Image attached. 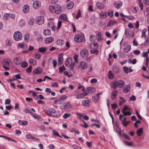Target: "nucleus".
<instances>
[{
    "label": "nucleus",
    "instance_id": "f257e3e1",
    "mask_svg": "<svg viewBox=\"0 0 149 149\" xmlns=\"http://www.w3.org/2000/svg\"><path fill=\"white\" fill-rule=\"evenodd\" d=\"M113 84L112 88L113 89H115L117 87L121 88L123 87L125 84V82L123 80H119L117 81H113Z\"/></svg>",
    "mask_w": 149,
    "mask_h": 149
},
{
    "label": "nucleus",
    "instance_id": "f03ea898",
    "mask_svg": "<svg viewBox=\"0 0 149 149\" xmlns=\"http://www.w3.org/2000/svg\"><path fill=\"white\" fill-rule=\"evenodd\" d=\"M22 33L19 31L16 32L13 35V38L16 41H19L22 38Z\"/></svg>",
    "mask_w": 149,
    "mask_h": 149
},
{
    "label": "nucleus",
    "instance_id": "7ed1b4c3",
    "mask_svg": "<svg viewBox=\"0 0 149 149\" xmlns=\"http://www.w3.org/2000/svg\"><path fill=\"white\" fill-rule=\"evenodd\" d=\"M89 54L88 51L86 49H83L80 52V56L83 58H86L88 57Z\"/></svg>",
    "mask_w": 149,
    "mask_h": 149
},
{
    "label": "nucleus",
    "instance_id": "20e7f679",
    "mask_svg": "<svg viewBox=\"0 0 149 149\" xmlns=\"http://www.w3.org/2000/svg\"><path fill=\"white\" fill-rule=\"evenodd\" d=\"M61 109H69L72 108V106L69 102H65L62 104L60 107Z\"/></svg>",
    "mask_w": 149,
    "mask_h": 149
},
{
    "label": "nucleus",
    "instance_id": "39448f33",
    "mask_svg": "<svg viewBox=\"0 0 149 149\" xmlns=\"http://www.w3.org/2000/svg\"><path fill=\"white\" fill-rule=\"evenodd\" d=\"M55 110L54 108H49L48 110L45 111V114L48 116H52V114L55 112Z\"/></svg>",
    "mask_w": 149,
    "mask_h": 149
},
{
    "label": "nucleus",
    "instance_id": "423d86ee",
    "mask_svg": "<svg viewBox=\"0 0 149 149\" xmlns=\"http://www.w3.org/2000/svg\"><path fill=\"white\" fill-rule=\"evenodd\" d=\"M83 38L81 35L80 34L77 35L74 37V40L77 42L80 43L83 40Z\"/></svg>",
    "mask_w": 149,
    "mask_h": 149
},
{
    "label": "nucleus",
    "instance_id": "0eeeda50",
    "mask_svg": "<svg viewBox=\"0 0 149 149\" xmlns=\"http://www.w3.org/2000/svg\"><path fill=\"white\" fill-rule=\"evenodd\" d=\"M44 18L43 16L38 17L36 19V23L39 25L43 24L44 22Z\"/></svg>",
    "mask_w": 149,
    "mask_h": 149
},
{
    "label": "nucleus",
    "instance_id": "6e6552de",
    "mask_svg": "<svg viewBox=\"0 0 149 149\" xmlns=\"http://www.w3.org/2000/svg\"><path fill=\"white\" fill-rule=\"evenodd\" d=\"M122 3L120 1H117L115 2L114 3V7L117 9L119 8L122 6Z\"/></svg>",
    "mask_w": 149,
    "mask_h": 149
},
{
    "label": "nucleus",
    "instance_id": "1a4fd4ad",
    "mask_svg": "<svg viewBox=\"0 0 149 149\" xmlns=\"http://www.w3.org/2000/svg\"><path fill=\"white\" fill-rule=\"evenodd\" d=\"M33 6L35 9L38 8L40 6V2L38 1H35L33 3Z\"/></svg>",
    "mask_w": 149,
    "mask_h": 149
},
{
    "label": "nucleus",
    "instance_id": "9d476101",
    "mask_svg": "<svg viewBox=\"0 0 149 149\" xmlns=\"http://www.w3.org/2000/svg\"><path fill=\"white\" fill-rule=\"evenodd\" d=\"M72 62V59L70 57L68 58L65 61V65L66 67H68L70 66V64Z\"/></svg>",
    "mask_w": 149,
    "mask_h": 149
},
{
    "label": "nucleus",
    "instance_id": "9b49d317",
    "mask_svg": "<svg viewBox=\"0 0 149 149\" xmlns=\"http://www.w3.org/2000/svg\"><path fill=\"white\" fill-rule=\"evenodd\" d=\"M118 95V91L116 90H113L111 93V98L113 100H114L116 98Z\"/></svg>",
    "mask_w": 149,
    "mask_h": 149
},
{
    "label": "nucleus",
    "instance_id": "f8f14e48",
    "mask_svg": "<svg viewBox=\"0 0 149 149\" xmlns=\"http://www.w3.org/2000/svg\"><path fill=\"white\" fill-rule=\"evenodd\" d=\"M63 54L62 53L60 54L58 56V64L60 65L63 61Z\"/></svg>",
    "mask_w": 149,
    "mask_h": 149
},
{
    "label": "nucleus",
    "instance_id": "ddd939ff",
    "mask_svg": "<svg viewBox=\"0 0 149 149\" xmlns=\"http://www.w3.org/2000/svg\"><path fill=\"white\" fill-rule=\"evenodd\" d=\"M21 61V59L20 57H16L13 60L14 63L17 65H19Z\"/></svg>",
    "mask_w": 149,
    "mask_h": 149
},
{
    "label": "nucleus",
    "instance_id": "4468645a",
    "mask_svg": "<svg viewBox=\"0 0 149 149\" xmlns=\"http://www.w3.org/2000/svg\"><path fill=\"white\" fill-rule=\"evenodd\" d=\"M54 12L57 14H60L61 13V8L59 5H56V8H55Z\"/></svg>",
    "mask_w": 149,
    "mask_h": 149
},
{
    "label": "nucleus",
    "instance_id": "2eb2a0df",
    "mask_svg": "<svg viewBox=\"0 0 149 149\" xmlns=\"http://www.w3.org/2000/svg\"><path fill=\"white\" fill-rule=\"evenodd\" d=\"M54 40L53 38L50 37L46 38L45 40V42L46 44H48L52 42Z\"/></svg>",
    "mask_w": 149,
    "mask_h": 149
},
{
    "label": "nucleus",
    "instance_id": "dca6fc26",
    "mask_svg": "<svg viewBox=\"0 0 149 149\" xmlns=\"http://www.w3.org/2000/svg\"><path fill=\"white\" fill-rule=\"evenodd\" d=\"M96 6L97 8L99 9H103L104 7V4L102 3L99 2L96 3Z\"/></svg>",
    "mask_w": 149,
    "mask_h": 149
},
{
    "label": "nucleus",
    "instance_id": "f3484780",
    "mask_svg": "<svg viewBox=\"0 0 149 149\" xmlns=\"http://www.w3.org/2000/svg\"><path fill=\"white\" fill-rule=\"evenodd\" d=\"M42 71L41 68H38L36 69H34L33 71V73L34 74H39L41 73Z\"/></svg>",
    "mask_w": 149,
    "mask_h": 149
},
{
    "label": "nucleus",
    "instance_id": "a211bd4d",
    "mask_svg": "<svg viewBox=\"0 0 149 149\" xmlns=\"http://www.w3.org/2000/svg\"><path fill=\"white\" fill-rule=\"evenodd\" d=\"M130 86L129 85H126L123 88V91L124 93L129 92L130 89Z\"/></svg>",
    "mask_w": 149,
    "mask_h": 149
},
{
    "label": "nucleus",
    "instance_id": "6ab92c4d",
    "mask_svg": "<svg viewBox=\"0 0 149 149\" xmlns=\"http://www.w3.org/2000/svg\"><path fill=\"white\" fill-rule=\"evenodd\" d=\"M81 102L83 105L84 106H88L89 105L90 101L89 100H82Z\"/></svg>",
    "mask_w": 149,
    "mask_h": 149
},
{
    "label": "nucleus",
    "instance_id": "aec40b11",
    "mask_svg": "<svg viewBox=\"0 0 149 149\" xmlns=\"http://www.w3.org/2000/svg\"><path fill=\"white\" fill-rule=\"evenodd\" d=\"M74 3L72 1L68 2L67 4V8L68 9H70L72 8L74 6Z\"/></svg>",
    "mask_w": 149,
    "mask_h": 149
},
{
    "label": "nucleus",
    "instance_id": "412c9836",
    "mask_svg": "<svg viewBox=\"0 0 149 149\" xmlns=\"http://www.w3.org/2000/svg\"><path fill=\"white\" fill-rule=\"evenodd\" d=\"M80 65L82 68L84 69L86 68L88 66L87 64L84 61L81 62L80 63Z\"/></svg>",
    "mask_w": 149,
    "mask_h": 149
},
{
    "label": "nucleus",
    "instance_id": "4be33fe9",
    "mask_svg": "<svg viewBox=\"0 0 149 149\" xmlns=\"http://www.w3.org/2000/svg\"><path fill=\"white\" fill-rule=\"evenodd\" d=\"M29 7L28 5H25L23 8V11L24 13H26L28 12L29 10Z\"/></svg>",
    "mask_w": 149,
    "mask_h": 149
},
{
    "label": "nucleus",
    "instance_id": "5701e85b",
    "mask_svg": "<svg viewBox=\"0 0 149 149\" xmlns=\"http://www.w3.org/2000/svg\"><path fill=\"white\" fill-rule=\"evenodd\" d=\"M131 46L130 45H127L126 47L124 48L123 52L125 53H128L131 49Z\"/></svg>",
    "mask_w": 149,
    "mask_h": 149
},
{
    "label": "nucleus",
    "instance_id": "b1692460",
    "mask_svg": "<svg viewBox=\"0 0 149 149\" xmlns=\"http://www.w3.org/2000/svg\"><path fill=\"white\" fill-rule=\"evenodd\" d=\"M29 62L30 64L33 65H36L37 64V62L36 61L32 58H30L29 59Z\"/></svg>",
    "mask_w": 149,
    "mask_h": 149
},
{
    "label": "nucleus",
    "instance_id": "393cba45",
    "mask_svg": "<svg viewBox=\"0 0 149 149\" xmlns=\"http://www.w3.org/2000/svg\"><path fill=\"white\" fill-rule=\"evenodd\" d=\"M43 34L47 36L51 35L50 31L48 29H45L44 31Z\"/></svg>",
    "mask_w": 149,
    "mask_h": 149
},
{
    "label": "nucleus",
    "instance_id": "a878e982",
    "mask_svg": "<svg viewBox=\"0 0 149 149\" xmlns=\"http://www.w3.org/2000/svg\"><path fill=\"white\" fill-rule=\"evenodd\" d=\"M60 18L61 19H63L64 20L67 21L68 18L66 15L64 14H61L60 15Z\"/></svg>",
    "mask_w": 149,
    "mask_h": 149
},
{
    "label": "nucleus",
    "instance_id": "bb28decb",
    "mask_svg": "<svg viewBox=\"0 0 149 149\" xmlns=\"http://www.w3.org/2000/svg\"><path fill=\"white\" fill-rule=\"evenodd\" d=\"M87 90L88 91V93H93L95 91V88L93 87H88L87 88Z\"/></svg>",
    "mask_w": 149,
    "mask_h": 149
},
{
    "label": "nucleus",
    "instance_id": "cd10ccee",
    "mask_svg": "<svg viewBox=\"0 0 149 149\" xmlns=\"http://www.w3.org/2000/svg\"><path fill=\"white\" fill-rule=\"evenodd\" d=\"M125 34L126 36L130 37L131 36V31L129 29H127L125 30Z\"/></svg>",
    "mask_w": 149,
    "mask_h": 149
},
{
    "label": "nucleus",
    "instance_id": "c85d7f7f",
    "mask_svg": "<svg viewBox=\"0 0 149 149\" xmlns=\"http://www.w3.org/2000/svg\"><path fill=\"white\" fill-rule=\"evenodd\" d=\"M126 101L124 98L122 97H120L119 100V105L120 106H121L122 104L124 103Z\"/></svg>",
    "mask_w": 149,
    "mask_h": 149
},
{
    "label": "nucleus",
    "instance_id": "c756f323",
    "mask_svg": "<svg viewBox=\"0 0 149 149\" xmlns=\"http://www.w3.org/2000/svg\"><path fill=\"white\" fill-rule=\"evenodd\" d=\"M99 97L97 95L93 97H92V99L93 100V101L94 102H97L99 100Z\"/></svg>",
    "mask_w": 149,
    "mask_h": 149
},
{
    "label": "nucleus",
    "instance_id": "7c9ffc66",
    "mask_svg": "<svg viewBox=\"0 0 149 149\" xmlns=\"http://www.w3.org/2000/svg\"><path fill=\"white\" fill-rule=\"evenodd\" d=\"M18 123L21 125H25L27 124V122L26 121H23L21 120H19L18 121Z\"/></svg>",
    "mask_w": 149,
    "mask_h": 149
},
{
    "label": "nucleus",
    "instance_id": "2f4dec72",
    "mask_svg": "<svg viewBox=\"0 0 149 149\" xmlns=\"http://www.w3.org/2000/svg\"><path fill=\"white\" fill-rule=\"evenodd\" d=\"M142 132L143 128H140L137 130L136 131V134L138 136H140L141 135Z\"/></svg>",
    "mask_w": 149,
    "mask_h": 149
},
{
    "label": "nucleus",
    "instance_id": "473e14b6",
    "mask_svg": "<svg viewBox=\"0 0 149 149\" xmlns=\"http://www.w3.org/2000/svg\"><path fill=\"white\" fill-rule=\"evenodd\" d=\"M131 11L134 13H136L138 11V8L137 7H132L131 8Z\"/></svg>",
    "mask_w": 149,
    "mask_h": 149
},
{
    "label": "nucleus",
    "instance_id": "72a5a7b5",
    "mask_svg": "<svg viewBox=\"0 0 149 149\" xmlns=\"http://www.w3.org/2000/svg\"><path fill=\"white\" fill-rule=\"evenodd\" d=\"M54 114L52 116L56 118H58L60 116V112L58 111H56L55 110V112L54 113Z\"/></svg>",
    "mask_w": 149,
    "mask_h": 149
},
{
    "label": "nucleus",
    "instance_id": "f704fd0d",
    "mask_svg": "<svg viewBox=\"0 0 149 149\" xmlns=\"http://www.w3.org/2000/svg\"><path fill=\"white\" fill-rule=\"evenodd\" d=\"M0 137H3L6 139H7L9 140L12 141H13L15 143H17V141L15 140H14L13 139H11L9 137H8L6 136H4V135H0Z\"/></svg>",
    "mask_w": 149,
    "mask_h": 149
},
{
    "label": "nucleus",
    "instance_id": "c9c22d12",
    "mask_svg": "<svg viewBox=\"0 0 149 149\" xmlns=\"http://www.w3.org/2000/svg\"><path fill=\"white\" fill-rule=\"evenodd\" d=\"M57 44L60 45H61L64 44V42L63 40L60 39L57 40Z\"/></svg>",
    "mask_w": 149,
    "mask_h": 149
},
{
    "label": "nucleus",
    "instance_id": "e433bc0d",
    "mask_svg": "<svg viewBox=\"0 0 149 149\" xmlns=\"http://www.w3.org/2000/svg\"><path fill=\"white\" fill-rule=\"evenodd\" d=\"M147 31V30L146 29H143L142 31L141 38L144 37L145 38H146V33Z\"/></svg>",
    "mask_w": 149,
    "mask_h": 149
},
{
    "label": "nucleus",
    "instance_id": "4c0bfd02",
    "mask_svg": "<svg viewBox=\"0 0 149 149\" xmlns=\"http://www.w3.org/2000/svg\"><path fill=\"white\" fill-rule=\"evenodd\" d=\"M49 9L50 12L54 13L55 10V7L53 6H49Z\"/></svg>",
    "mask_w": 149,
    "mask_h": 149
},
{
    "label": "nucleus",
    "instance_id": "58836bf2",
    "mask_svg": "<svg viewBox=\"0 0 149 149\" xmlns=\"http://www.w3.org/2000/svg\"><path fill=\"white\" fill-rule=\"evenodd\" d=\"M47 50V48L45 47H41L39 48L38 49V51L40 52H44Z\"/></svg>",
    "mask_w": 149,
    "mask_h": 149
},
{
    "label": "nucleus",
    "instance_id": "ea45409f",
    "mask_svg": "<svg viewBox=\"0 0 149 149\" xmlns=\"http://www.w3.org/2000/svg\"><path fill=\"white\" fill-rule=\"evenodd\" d=\"M113 72L117 74L119 72V70L118 68L114 66L113 68Z\"/></svg>",
    "mask_w": 149,
    "mask_h": 149
},
{
    "label": "nucleus",
    "instance_id": "a19ab883",
    "mask_svg": "<svg viewBox=\"0 0 149 149\" xmlns=\"http://www.w3.org/2000/svg\"><path fill=\"white\" fill-rule=\"evenodd\" d=\"M34 22V19L33 18H30L28 24L32 26Z\"/></svg>",
    "mask_w": 149,
    "mask_h": 149
},
{
    "label": "nucleus",
    "instance_id": "79ce46f5",
    "mask_svg": "<svg viewBox=\"0 0 149 149\" xmlns=\"http://www.w3.org/2000/svg\"><path fill=\"white\" fill-rule=\"evenodd\" d=\"M101 33L100 32H99L97 34V40L98 41H100L102 40V38L101 37Z\"/></svg>",
    "mask_w": 149,
    "mask_h": 149
},
{
    "label": "nucleus",
    "instance_id": "37998d69",
    "mask_svg": "<svg viewBox=\"0 0 149 149\" xmlns=\"http://www.w3.org/2000/svg\"><path fill=\"white\" fill-rule=\"evenodd\" d=\"M28 65V64L25 61H23L21 65V67L23 68L26 67Z\"/></svg>",
    "mask_w": 149,
    "mask_h": 149
},
{
    "label": "nucleus",
    "instance_id": "c03bdc74",
    "mask_svg": "<svg viewBox=\"0 0 149 149\" xmlns=\"http://www.w3.org/2000/svg\"><path fill=\"white\" fill-rule=\"evenodd\" d=\"M25 22L24 20L21 19L19 21V24L20 26H23L24 25Z\"/></svg>",
    "mask_w": 149,
    "mask_h": 149
},
{
    "label": "nucleus",
    "instance_id": "a18cd8bd",
    "mask_svg": "<svg viewBox=\"0 0 149 149\" xmlns=\"http://www.w3.org/2000/svg\"><path fill=\"white\" fill-rule=\"evenodd\" d=\"M122 113L124 116L126 115L130 116L131 114V113L130 111H122Z\"/></svg>",
    "mask_w": 149,
    "mask_h": 149
},
{
    "label": "nucleus",
    "instance_id": "49530a36",
    "mask_svg": "<svg viewBox=\"0 0 149 149\" xmlns=\"http://www.w3.org/2000/svg\"><path fill=\"white\" fill-rule=\"evenodd\" d=\"M74 65L75 63L74 62H72L70 64V66L68 67H69V68L71 70H73L74 69Z\"/></svg>",
    "mask_w": 149,
    "mask_h": 149
},
{
    "label": "nucleus",
    "instance_id": "de8ad7c7",
    "mask_svg": "<svg viewBox=\"0 0 149 149\" xmlns=\"http://www.w3.org/2000/svg\"><path fill=\"white\" fill-rule=\"evenodd\" d=\"M108 76L109 79H112L113 77V74L111 71H109L108 74Z\"/></svg>",
    "mask_w": 149,
    "mask_h": 149
},
{
    "label": "nucleus",
    "instance_id": "09e8293b",
    "mask_svg": "<svg viewBox=\"0 0 149 149\" xmlns=\"http://www.w3.org/2000/svg\"><path fill=\"white\" fill-rule=\"evenodd\" d=\"M10 59H6L4 61V63L5 65L7 66H9V63L10 62Z\"/></svg>",
    "mask_w": 149,
    "mask_h": 149
},
{
    "label": "nucleus",
    "instance_id": "8fccbe9b",
    "mask_svg": "<svg viewBox=\"0 0 149 149\" xmlns=\"http://www.w3.org/2000/svg\"><path fill=\"white\" fill-rule=\"evenodd\" d=\"M116 23V22L114 21L113 20H111L109 21L108 23V26H111L112 25H113L114 24H115Z\"/></svg>",
    "mask_w": 149,
    "mask_h": 149
},
{
    "label": "nucleus",
    "instance_id": "3c124183",
    "mask_svg": "<svg viewBox=\"0 0 149 149\" xmlns=\"http://www.w3.org/2000/svg\"><path fill=\"white\" fill-rule=\"evenodd\" d=\"M139 6L141 10L143 9V5L141 0H139Z\"/></svg>",
    "mask_w": 149,
    "mask_h": 149
},
{
    "label": "nucleus",
    "instance_id": "603ef678",
    "mask_svg": "<svg viewBox=\"0 0 149 149\" xmlns=\"http://www.w3.org/2000/svg\"><path fill=\"white\" fill-rule=\"evenodd\" d=\"M100 15L102 17V19H104L106 18L107 17V15L105 13H103L102 14L101 13H100Z\"/></svg>",
    "mask_w": 149,
    "mask_h": 149
},
{
    "label": "nucleus",
    "instance_id": "864d4df0",
    "mask_svg": "<svg viewBox=\"0 0 149 149\" xmlns=\"http://www.w3.org/2000/svg\"><path fill=\"white\" fill-rule=\"evenodd\" d=\"M149 43V38H147L146 41H145L143 45L145 46H147L148 45Z\"/></svg>",
    "mask_w": 149,
    "mask_h": 149
},
{
    "label": "nucleus",
    "instance_id": "5fc2aeb1",
    "mask_svg": "<svg viewBox=\"0 0 149 149\" xmlns=\"http://www.w3.org/2000/svg\"><path fill=\"white\" fill-rule=\"evenodd\" d=\"M108 14L109 16L112 17L113 15V12L111 10H109L108 12Z\"/></svg>",
    "mask_w": 149,
    "mask_h": 149
},
{
    "label": "nucleus",
    "instance_id": "6e6d98bb",
    "mask_svg": "<svg viewBox=\"0 0 149 149\" xmlns=\"http://www.w3.org/2000/svg\"><path fill=\"white\" fill-rule=\"evenodd\" d=\"M53 132V134L54 135H55L56 136H59V137H60L61 138H62V137L60 136L58 132L55 131V130H53L52 131Z\"/></svg>",
    "mask_w": 149,
    "mask_h": 149
},
{
    "label": "nucleus",
    "instance_id": "4d7b16f0",
    "mask_svg": "<svg viewBox=\"0 0 149 149\" xmlns=\"http://www.w3.org/2000/svg\"><path fill=\"white\" fill-rule=\"evenodd\" d=\"M6 42L7 45L10 46L11 45V41L10 40L7 39L6 41Z\"/></svg>",
    "mask_w": 149,
    "mask_h": 149
},
{
    "label": "nucleus",
    "instance_id": "13d9d810",
    "mask_svg": "<svg viewBox=\"0 0 149 149\" xmlns=\"http://www.w3.org/2000/svg\"><path fill=\"white\" fill-rule=\"evenodd\" d=\"M35 58L37 59H39L41 57V55L39 53H36L35 54Z\"/></svg>",
    "mask_w": 149,
    "mask_h": 149
},
{
    "label": "nucleus",
    "instance_id": "bf43d9fd",
    "mask_svg": "<svg viewBox=\"0 0 149 149\" xmlns=\"http://www.w3.org/2000/svg\"><path fill=\"white\" fill-rule=\"evenodd\" d=\"M71 115L70 113H65L63 116V118L65 119H66L67 118L70 116Z\"/></svg>",
    "mask_w": 149,
    "mask_h": 149
},
{
    "label": "nucleus",
    "instance_id": "052dcab7",
    "mask_svg": "<svg viewBox=\"0 0 149 149\" xmlns=\"http://www.w3.org/2000/svg\"><path fill=\"white\" fill-rule=\"evenodd\" d=\"M67 96L65 95H63L62 96L60 97H59V99L61 101V100H64L67 98Z\"/></svg>",
    "mask_w": 149,
    "mask_h": 149
},
{
    "label": "nucleus",
    "instance_id": "680f3d73",
    "mask_svg": "<svg viewBox=\"0 0 149 149\" xmlns=\"http://www.w3.org/2000/svg\"><path fill=\"white\" fill-rule=\"evenodd\" d=\"M90 52L92 54L96 53L97 55L98 54V51L97 50L92 49L90 51Z\"/></svg>",
    "mask_w": 149,
    "mask_h": 149
},
{
    "label": "nucleus",
    "instance_id": "e2e57ef3",
    "mask_svg": "<svg viewBox=\"0 0 149 149\" xmlns=\"http://www.w3.org/2000/svg\"><path fill=\"white\" fill-rule=\"evenodd\" d=\"M33 117L34 118L37 119L38 120L40 119L41 118V117L40 116L36 113H35L33 114Z\"/></svg>",
    "mask_w": 149,
    "mask_h": 149
},
{
    "label": "nucleus",
    "instance_id": "0e129e2a",
    "mask_svg": "<svg viewBox=\"0 0 149 149\" xmlns=\"http://www.w3.org/2000/svg\"><path fill=\"white\" fill-rule=\"evenodd\" d=\"M83 97V94L81 93L79 95L78 94V95H77L76 96L75 98L77 99H81V98H82Z\"/></svg>",
    "mask_w": 149,
    "mask_h": 149
},
{
    "label": "nucleus",
    "instance_id": "69168bd1",
    "mask_svg": "<svg viewBox=\"0 0 149 149\" xmlns=\"http://www.w3.org/2000/svg\"><path fill=\"white\" fill-rule=\"evenodd\" d=\"M29 35L28 34H26L24 36V40L26 42H27L29 40Z\"/></svg>",
    "mask_w": 149,
    "mask_h": 149
},
{
    "label": "nucleus",
    "instance_id": "338daca9",
    "mask_svg": "<svg viewBox=\"0 0 149 149\" xmlns=\"http://www.w3.org/2000/svg\"><path fill=\"white\" fill-rule=\"evenodd\" d=\"M61 103V101L58 98L55 100L54 103L55 104H60Z\"/></svg>",
    "mask_w": 149,
    "mask_h": 149
},
{
    "label": "nucleus",
    "instance_id": "774afa93",
    "mask_svg": "<svg viewBox=\"0 0 149 149\" xmlns=\"http://www.w3.org/2000/svg\"><path fill=\"white\" fill-rule=\"evenodd\" d=\"M31 68L32 66L30 65L28 68H27L26 69V71L28 73H30L31 71Z\"/></svg>",
    "mask_w": 149,
    "mask_h": 149
}]
</instances>
